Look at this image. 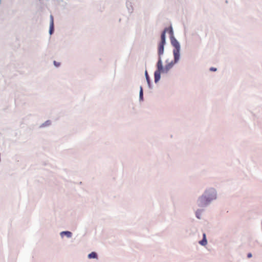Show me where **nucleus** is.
<instances>
[{"label": "nucleus", "instance_id": "f257e3e1", "mask_svg": "<svg viewBox=\"0 0 262 262\" xmlns=\"http://www.w3.org/2000/svg\"><path fill=\"white\" fill-rule=\"evenodd\" d=\"M216 198V192L214 189L206 190L199 200V205L204 206L207 205L211 201Z\"/></svg>", "mask_w": 262, "mask_h": 262}, {"label": "nucleus", "instance_id": "f03ea898", "mask_svg": "<svg viewBox=\"0 0 262 262\" xmlns=\"http://www.w3.org/2000/svg\"><path fill=\"white\" fill-rule=\"evenodd\" d=\"M169 34L171 35V43L172 45L174 47V49L173 50V53L174 55V60L175 62H177L180 58V45L178 41V40L172 36L173 35V31L171 27L169 29L168 28V30Z\"/></svg>", "mask_w": 262, "mask_h": 262}, {"label": "nucleus", "instance_id": "7ed1b4c3", "mask_svg": "<svg viewBox=\"0 0 262 262\" xmlns=\"http://www.w3.org/2000/svg\"><path fill=\"white\" fill-rule=\"evenodd\" d=\"M168 28H165L161 36V41L158 48V54L160 56L163 54L164 52V46L165 43V34Z\"/></svg>", "mask_w": 262, "mask_h": 262}, {"label": "nucleus", "instance_id": "20e7f679", "mask_svg": "<svg viewBox=\"0 0 262 262\" xmlns=\"http://www.w3.org/2000/svg\"><path fill=\"white\" fill-rule=\"evenodd\" d=\"M157 71H159L160 72H163V70L164 68H163L162 60L161 59V57H159V60L157 63Z\"/></svg>", "mask_w": 262, "mask_h": 262}, {"label": "nucleus", "instance_id": "39448f33", "mask_svg": "<svg viewBox=\"0 0 262 262\" xmlns=\"http://www.w3.org/2000/svg\"><path fill=\"white\" fill-rule=\"evenodd\" d=\"M175 61H174V63L171 62L170 63L166 64L163 70V72L167 73L168 71L173 67L174 63H175Z\"/></svg>", "mask_w": 262, "mask_h": 262}, {"label": "nucleus", "instance_id": "423d86ee", "mask_svg": "<svg viewBox=\"0 0 262 262\" xmlns=\"http://www.w3.org/2000/svg\"><path fill=\"white\" fill-rule=\"evenodd\" d=\"M161 72L159 71H156L155 72L154 76H155V81L157 83L160 79V74Z\"/></svg>", "mask_w": 262, "mask_h": 262}, {"label": "nucleus", "instance_id": "0eeeda50", "mask_svg": "<svg viewBox=\"0 0 262 262\" xmlns=\"http://www.w3.org/2000/svg\"><path fill=\"white\" fill-rule=\"evenodd\" d=\"M53 27H54L53 17L51 15L50 16V34L52 33V32L53 31Z\"/></svg>", "mask_w": 262, "mask_h": 262}, {"label": "nucleus", "instance_id": "6e6552de", "mask_svg": "<svg viewBox=\"0 0 262 262\" xmlns=\"http://www.w3.org/2000/svg\"><path fill=\"white\" fill-rule=\"evenodd\" d=\"M207 240H206V234L205 233L203 234V239L200 241L199 242V243L203 245V246H205L207 244Z\"/></svg>", "mask_w": 262, "mask_h": 262}, {"label": "nucleus", "instance_id": "1a4fd4ad", "mask_svg": "<svg viewBox=\"0 0 262 262\" xmlns=\"http://www.w3.org/2000/svg\"><path fill=\"white\" fill-rule=\"evenodd\" d=\"M60 234L61 236L63 235H66L68 237H71L72 236V233L70 231H62L61 232Z\"/></svg>", "mask_w": 262, "mask_h": 262}, {"label": "nucleus", "instance_id": "9d476101", "mask_svg": "<svg viewBox=\"0 0 262 262\" xmlns=\"http://www.w3.org/2000/svg\"><path fill=\"white\" fill-rule=\"evenodd\" d=\"M88 257L89 258H96L97 257V255L96 253L94 252H92L91 253H90L88 255Z\"/></svg>", "mask_w": 262, "mask_h": 262}, {"label": "nucleus", "instance_id": "9b49d317", "mask_svg": "<svg viewBox=\"0 0 262 262\" xmlns=\"http://www.w3.org/2000/svg\"><path fill=\"white\" fill-rule=\"evenodd\" d=\"M140 98L141 99H142L143 98V89L142 88H140Z\"/></svg>", "mask_w": 262, "mask_h": 262}, {"label": "nucleus", "instance_id": "f8f14e48", "mask_svg": "<svg viewBox=\"0 0 262 262\" xmlns=\"http://www.w3.org/2000/svg\"><path fill=\"white\" fill-rule=\"evenodd\" d=\"M145 76H146V80H147L148 83H149V78L148 75L147 71L145 72Z\"/></svg>", "mask_w": 262, "mask_h": 262}, {"label": "nucleus", "instance_id": "ddd939ff", "mask_svg": "<svg viewBox=\"0 0 262 262\" xmlns=\"http://www.w3.org/2000/svg\"><path fill=\"white\" fill-rule=\"evenodd\" d=\"M54 64L56 67H59L60 65V63L56 62V61H54Z\"/></svg>", "mask_w": 262, "mask_h": 262}, {"label": "nucleus", "instance_id": "4468645a", "mask_svg": "<svg viewBox=\"0 0 262 262\" xmlns=\"http://www.w3.org/2000/svg\"><path fill=\"white\" fill-rule=\"evenodd\" d=\"M210 70L211 71H216V68H211L210 69Z\"/></svg>", "mask_w": 262, "mask_h": 262}, {"label": "nucleus", "instance_id": "2eb2a0df", "mask_svg": "<svg viewBox=\"0 0 262 262\" xmlns=\"http://www.w3.org/2000/svg\"><path fill=\"white\" fill-rule=\"evenodd\" d=\"M252 257V254H251V253H248V258H250V257Z\"/></svg>", "mask_w": 262, "mask_h": 262}]
</instances>
